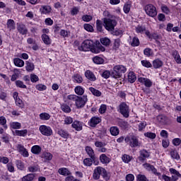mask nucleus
I'll list each match as a JSON object with an SVG mask.
<instances>
[{
	"label": "nucleus",
	"mask_w": 181,
	"mask_h": 181,
	"mask_svg": "<svg viewBox=\"0 0 181 181\" xmlns=\"http://www.w3.org/2000/svg\"><path fill=\"white\" fill-rule=\"evenodd\" d=\"M80 52H92V53H100V52H105V48L101 45L95 46L94 42L90 40H84L81 46L78 47Z\"/></svg>",
	"instance_id": "1"
},
{
	"label": "nucleus",
	"mask_w": 181,
	"mask_h": 181,
	"mask_svg": "<svg viewBox=\"0 0 181 181\" xmlns=\"http://www.w3.org/2000/svg\"><path fill=\"white\" fill-rule=\"evenodd\" d=\"M127 71V68L123 65H116L113 68V71L111 73V77L113 78H121L122 74Z\"/></svg>",
	"instance_id": "2"
},
{
	"label": "nucleus",
	"mask_w": 181,
	"mask_h": 181,
	"mask_svg": "<svg viewBox=\"0 0 181 181\" xmlns=\"http://www.w3.org/2000/svg\"><path fill=\"white\" fill-rule=\"evenodd\" d=\"M103 176L105 179V180H108L110 177H108V173L107 170L100 166L97 167L93 171V179L95 180H98L100 179V176Z\"/></svg>",
	"instance_id": "3"
},
{
	"label": "nucleus",
	"mask_w": 181,
	"mask_h": 181,
	"mask_svg": "<svg viewBox=\"0 0 181 181\" xmlns=\"http://www.w3.org/2000/svg\"><path fill=\"white\" fill-rule=\"evenodd\" d=\"M103 23L105 28L109 32H112V30H114L117 26V21L110 18H103Z\"/></svg>",
	"instance_id": "4"
},
{
	"label": "nucleus",
	"mask_w": 181,
	"mask_h": 181,
	"mask_svg": "<svg viewBox=\"0 0 181 181\" xmlns=\"http://www.w3.org/2000/svg\"><path fill=\"white\" fill-rule=\"evenodd\" d=\"M144 11L148 16H151V18H155L156 15H158V11H156V7L152 4H147L144 7Z\"/></svg>",
	"instance_id": "5"
},
{
	"label": "nucleus",
	"mask_w": 181,
	"mask_h": 181,
	"mask_svg": "<svg viewBox=\"0 0 181 181\" xmlns=\"http://www.w3.org/2000/svg\"><path fill=\"white\" fill-rule=\"evenodd\" d=\"M119 110L120 114H122L124 118H128V117H129V107L127 105V103H122L119 105Z\"/></svg>",
	"instance_id": "6"
},
{
	"label": "nucleus",
	"mask_w": 181,
	"mask_h": 181,
	"mask_svg": "<svg viewBox=\"0 0 181 181\" xmlns=\"http://www.w3.org/2000/svg\"><path fill=\"white\" fill-rule=\"evenodd\" d=\"M87 95L78 96L76 100H75V105L77 108H83L87 103Z\"/></svg>",
	"instance_id": "7"
},
{
	"label": "nucleus",
	"mask_w": 181,
	"mask_h": 181,
	"mask_svg": "<svg viewBox=\"0 0 181 181\" xmlns=\"http://www.w3.org/2000/svg\"><path fill=\"white\" fill-rule=\"evenodd\" d=\"M40 132L42 135H45V136H50L53 134V131L52 130V128L50 127H47L46 125H42L39 128Z\"/></svg>",
	"instance_id": "8"
},
{
	"label": "nucleus",
	"mask_w": 181,
	"mask_h": 181,
	"mask_svg": "<svg viewBox=\"0 0 181 181\" xmlns=\"http://www.w3.org/2000/svg\"><path fill=\"white\" fill-rule=\"evenodd\" d=\"M157 121H158L160 124H162V125H168L170 122L169 118L163 115H158L157 117Z\"/></svg>",
	"instance_id": "9"
},
{
	"label": "nucleus",
	"mask_w": 181,
	"mask_h": 181,
	"mask_svg": "<svg viewBox=\"0 0 181 181\" xmlns=\"http://www.w3.org/2000/svg\"><path fill=\"white\" fill-rule=\"evenodd\" d=\"M17 151L23 156L24 158H28L29 156V153L28 152V150L25 148L21 144L17 145Z\"/></svg>",
	"instance_id": "10"
},
{
	"label": "nucleus",
	"mask_w": 181,
	"mask_h": 181,
	"mask_svg": "<svg viewBox=\"0 0 181 181\" xmlns=\"http://www.w3.org/2000/svg\"><path fill=\"white\" fill-rule=\"evenodd\" d=\"M144 166L147 170H148L149 172H152L156 176H160V173L157 172V170L156 168H155V166L149 163H145L144 164Z\"/></svg>",
	"instance_id": "11"
},
{
	"label": "nucleus",
	"mask_w": 181,
	"mask_h": 181,
	"mask_svg": "<svg viewBox=\"0 0 181 181\" xmlns=\"http://www.w3.org/2000/svg\"><path fill=\"white\" fill-rule=\"evenodd\" d=\"M144 166L147 170H148L149 172H152L156 176H160V173L157 172V170L156 168H155V166L149 163H145L144 164Z\"/></svg>",
	"instance_id": "12"
},
{
	"label": "nucleus",
	"mask_w": 181,
	"mask_h": 181,
	"mask_svg": "<svg viewBox=\"0 0 181 181\" xmlns=\"http://www.w3.org/2000/svg\"><path fill=\"white\" fill-rule=\"evenodd\" d=\"M149 156V153L146 150H141L140 151V156H139V160L140 162H145V159Z\"/></svg>",
	"instance_id": "13"
},
{
	"label": "nucleus",
	"mask_w": 181,
	"mask_h": 181,
	"mask_svg": "<svg viewBox=\"0 0 181 181\" xmlns=\"http://www.w3.org/2000/svg\"><path fill=\"white\" fill-rule=\"evenodd\" d=\"M138 80L139 83H142V84H144L146 87H152V81L150 79L141 77L139 78Z\"/></svg>",
	"instance_id": "14"
},
{
	"label": "nucleus",
	"mask_w": 181,
	"mask_h": 181,
	"mask_svg": "<svg viewBox=\"0 0 181 181\" xmlns=\"http://www.w3.org/2000/svg\"><path fill=\"white\" fill-rule=\"evenodd\" d=\"M101 122V119L100 117H93L90 119V122H89L90 127H92L93 128L95 127L98 124Z\"/></svg>",
	"instance_id": "15"
},
{
	"label": "nucleus",
	"mask_w": 181,
	"mask_h": 181,
	"mask_svg": "<svg viewBox=\"0 0 181 181\" xmlns=\"http://www.w3.org/2000/svg\"><path fill=\"white\" fill-rule=\"evenodd\" d=\"M41 13L47 15V13H50L52 12V7L50 6H42L40 8Z\"/></svg>",
	"instance_id": "16"
},
{
	"label": "nucleus",
	"mask_w": 181,
	"mask_h": 181,
	"mask_svg": "<svg viewBox=\"0 0 181 181\" xmlns=\"http://www.w3.org/2000/svg\"><path fill=\"white\" fill-rule=\"evenodd\" d=\"M17 29L19 33H21V35H26V33H28V29L24 24H19L17 27Z\"/></svg>",
	"instance_id": "17"
},
{
	"label": "nucleus",
	"mask_w": 181,
	"mask_h": 181,
	"mask_svg": "<svg viewBox=\"0 0 181 181\" xmlns=\"http://www.w3.org/2000/svg\"><path fill=\"white\" fill-rule=\"evenodd\" d=\"M130 146L132 148H135L136 146H139V141H138V139L135 136H131Z\"/></svg>",
	"instance_id": "18"
},
{
	"label": "nucleus",
	"mask_w": 181,
	"mask_h": 181,
	"mask_svg": "<svg viewBox=\"0 0 181 181\" xmlns=\"http://www.w3.org/2000/svg\"><path fill=\"white\" fill-rule=\"evenodd\" d=\"M86 152L88 155V156L90 157V159L91 158L94 159V157L95 156V153H94V150H93V148L87 146L86 147Z\"/></svg>",
	"instance_id": "19"
},
{
	"label": "nucleus",
	"mask_w": 181,
	"mask_h": 181,
	"mask_svg": "<svg viewBox=\"0 0 181 181\" xmlns=\"http://www.w3.org/2000/svg\"><path fill=\"white\" fill-rule=\"evenodd\" d=\"M85 76L86 78H88V80H90V81H95L96 80L95 76L90 71H88V70L86 71L85 72Z\"/></svg>",
	"instance_id": "20"
},
{
	"label": "nucleus",
	"mask_w": 181,
	"mask_h": 181,
	"mask_svg": "<svg viewBox=\"0 0 181 181\" xmlns=\"http://www.w3.org/2000/svg\"><path fill=\"white\" fill-rule=\"evenodd\" d=\"M36 177V174L30 173L27 175H25L21 178L22 181H33Z\"/></svg>",
	"instance_id": "21"
},
{
	"label": "nucleus",
	"mask_w": 181,
	"mask_h": 181,
	"mask_svg": "<svg viewBox=\"0 0 181 181\" xmlns=\"http://www.w3.org/2000/svg\"><path fill=\"white\" fill-rule=\"evenodd\" d=\"M31 152L32 153H34V155H39V153L42 152V147L37 145L33 146L31 148Z\"/></svg>",
	"instance_id": "22"
},
{
	"label": "nucleus",
	"mask_w": 181,
	"mask_h": 181,
	"mask_svg": "<svg viewBox=\"0 0 181 181\" xmlns=\"http://www.w3.org/2000/svg\"><path fill=\"white\" fill-rule=\"evenodd\" d=\"M162 66H163V62L160 61L159 59L153 62V67H154V69H160Z\"/></svg>",
	"instance_id": "23"
},
{
	"label": "nucleus",
	"mask_w": 181,
	"mask_h": 181,
	"mask_svg": "<svg viewBox=\"0 0 181 181\" xmlns=\"http://www.w3.org/2000/svg\"><path fill=\"white\" fill-rule=\"evenodd\" d=\"M128 81L129 83H135V81H136V76L135 75V73H134L133 71L129 73Z\"/></svg>",
	"instance_id": "24"
},
{
	"label": "nucleus",
	"mask_w": 181,
	"mask_h": 181,
	"mask_svg": "<svg viewBox=\"0 0 181 181\" xmlns=\"http://www.w3.org/2000/svg\"><path fill=\"white\" fill-rule=\"evenodd\" d=\"M14 64L17 67H23L25 66V62L19 58H16L14 59Z\"/></svg>",
	"instance_id": "25"
},
{
	"label": "nucleus",
	"mask_w": 181,
	"mask_h": 181,
	"mask_svg": "<svg viewBox=\"0 0 181 181\" xmlns=\"http://www.w3.org/2000/svg\"><path fill=\"white\" fill-rule=\"evenodd\" d=\"M110 132L113 136H117V135L119 134V129L117 127H112L110 129Z\"/></svg>",
	"instance_id": "26"
},
{
	"label": "nucleus",
	"mask_w": 181,
	"mask_h": 181,
	"mask_svg": "<svg viewBox=\"0 0 181 181\" xmlns=\"http://www.w3.org/2000/svg\"><path fill=\"white\" fill-rule=\"evenodd\" d=\"M72 128H74L76 131H81L83 129V127L80 124L78 121H74L72 124Z\"/></svg>",
	"instance_id": "27"
},
{
	"label": "nucleus",
	"mask_w": 181,
	"mask_h": 181,
	"mask_svg": "<svg viewBox=\"0 0 181 181\" xmlns=\"http://www.w3.org/2000/svg\"><path fill=\"white\" fill-rule=\"evenodd\" d=\"M57 134H59L62 138H64L65 139H67L69 136V132L63 129L58 130Z\"/></svg>",
	"instance_id": "28"
},
{
	"label": "nucleus",
	"mask_w": 181,
	"mask_h": 181,
	"mask_svg": "<svg viewBox=\"0 0 181 181\" xmlns=\"http://www.w3.org/2000/svg\"><path fill=\"white\" fill-rule=\"evenodd\" d=\"M26 66V71H33V70H35V64H33V63L32 62H29V61H27L25 62Z\"/></svg>",
	"instance_id": "29"
},
{
	"label": "nucleus",
	"mask_w": 181,
	"mask_h": 181,
	"mask_svg": "<svg viewBox=\"0 0 181 181\" xmlns=\"http://www.w3.org/2000/svg\"><path fill=\"white\" fill-rule=\"evenodd\" d=\"M7 28L9 30H15V21L12 19H8L7 21Z\"/></svg>",
	"instance_id": "30"
},
{
	"label": "nucleus",
	"mask_w": 181,
	"mask_h": 181,
	"mask_svg": "<svg viewBox=\"0 0 181 181\" xmlns=\"http://www.w3.org/2000/svg\"><path fill=\"white\" fill-rule=\"evenodd\" d=\"M61 110H62L64 112H71V108H70V106H69V105L66 103H63L62 105H61Z\"/></svg>",
	"instance_id": "31"
},
{
	"label": "nucleus",
	"mask_w": 181,
	"mask_h": 181,
	"mask_svg": "<svg viewBox=\"0 0 181 181\" xmlns=\"http://www.w3.org/2000/svg\"><path fill=\"white\" fill-rule=\"evenodd\" d=\"M100 160L102 163H110V158L107 157L105 154H102L100 156Z\"/></svg>",
	"instance_id": "32"
},
{
	"label": "nucleus",
	"mask_w": 181,
	"mask_h": 181,
	"mask_svg": "<svg viewBox=\"0 0 181 181\" xmlns=\"http://www.w3.org/2000/svg\"><path fill=\"white\" fill-rule=\"evenodd\" d=\"M173 56L176 62V63H177L178 64H181V58H180V55L179 54V53L177 52V51H175L173 53Z\"/></svg>",
	"instance_id": "33"
},
{
	"label": "nucleus",
	"mask_w": 181,
	"mask_h": 181,
	"mask_svg": "<svg viewBox=\"0 0 181 181\" xmlns=\"http://www.w3.org/2000/svg\"><path fill=\"white\" fill-rule=\"evenodd\" d=\"M40 118L42 121H48V119H50V115L49 113L42 112L40 114Z\"/></svg>",
	"instance_id": "34"
},
{
	"label": "nucleus",
	"mask_w": 181,
	"mask_h": 181,
	"mask_svg": "<svg viewBox=\"0 0 181 181\" xmlns=\"http://www.w3.org/2000/svg\"><path fill=\"white\" fill-rule=\"evenodd\" d=\"M16 134L17 136H26L28 135V130H16Z\"/></svg>",
	"instance_id": "35"
},
{
	"label": "nucleus",
	"mask_w": 181,
	"mask_h": 181,
	"mask_svg": "<svg viewBox=\"0 0 181 181\" xmlns=\"http://www.w3.org/2000/svg\"><path fill=\"white\" fill-rule=\"evenodd\" d=\"M100 43H102L103 46H110L111 40L108 37H103L100 39Z\"/></svg>",
	"instance_id": "36"
},
{
	"label": "nucleus",
	"mask_w": 181,
	"mask_h": 181,
	"mask_svg": "<svg viewBox=\"0 0 181 181\" xmlns=\"http://www.w3.org/2000/svg\"><path fill=\"white\" fill-rule=\"evenodd\" d=\"M89 90L93 95H95V97H101V92L100 90L93 87L90 88Z\"/></svg>",
	"instance_id": "37"
},
{
	"label": "nucleus",
	"mask_w": 181,
	"mask_h": 181,
	"mask_svg": "<svg viewBox=\"0 0 181 181\" xmlns=\"http://www.w3.org/2000/svg\"><path fill=\"white\" fill-rule=\"evenodd\" d=\"M58 172L60 175H62L63 176H67L70 175V171H69L67 168H60L58 170Z\"/></svg>",
	"instance_id": "38"
},
{
	"label": "nucleus",
	"mask_w": 181,
	"mask_h": 181,
	"mask_svg": "<svg viewBox=\"0 0 181 181\" xmlns=\"http://www.w3.org/2000/svg\"><path fill=\"white\" fill-rule=\"evenodd\" d=\"M42 40L45 45H50V37L46 34L42 35Z\"/></svg>",
	"instance_id": "39"
},
{
	"label": "nucleus",
	"mask_w": 181,
	"mask_h": 181,
	"mask_svg": "<svg viewBox=\"0 0 181 181\" xmlns=\"http://www.w3.org/2000/svg\"><path fill=\"white\" fill-rule=\"evenodd\" d=\"M75 93L78 95H83L84 94V89L78 86L75 88Z\"/></svg>",
	"instance_id": "40"
},
{
	"label": "nucleus",
	"mask_w": 181,
	"mask_h": 181,
	"mask_svg": "<svg viewBox=\"0 0 181 181\" xmlns=\"http://www.w3.org/2000/svg\"><path fill=\"white\" fill-rule=\"evenodd\" d=\"M93 61L95 64H103L104 63V59L100 57H93Z\"/></svg>",
	"instance_id": "41"
},
{
	"label": "nucleus",
	"mask_w": 181,
	"mask_h": 181,
	"mask_svg": "<svg viewBox=\"0 0 181 181\" xmlns=\"http://www.w3.org/2000/svg\"><path fill=\"white\" fill-rule=\"evenodd\" d=\"M170 156L173 159H176L177 160H179L180 159V156H179V153L176 150H173L170 152Z\"/></svg>",
	"instance_id": "42"
},
{
	"label": "nucleus",
	"mask_w": 181,
	"mask_h": 181,
	"mask_svg": "<svg viewBox=\"0 0 181 181\" xmlns=\"http://www.w3.org/2000/svg\"><path fill=\"white\" fill-rule=\"evenodd\" d=\"M96 28L98 32H103V21L100 20H97L96 21Z\"/></svg>",
	"instance_id": "43"
},
{
	"label": "nucleus",
	"mask_w": 181,
	"mask_h": 181,
	"mask_svg": "<svg viewBox=\"0 0 181 181\" xmlns=\"http://www.w3.org/2000/svg\"><path fill=\"white\" fill-rule=\"evenodd\" d=\"M42 158L45 159V160H52L53 158V155L50 153H44L42 154Z\"/></svg>",
	"instance_id": "44"
},
{
	"label": "nucleus",
	"mask_w": 181,
	"mask_h": 181,
	"mask_svg": "<svg viewBox=\"0 0 181 181\" xmlns=\"http://www.w3.org/2000/svg\"><path fill=\"white\" fill-rule=\"evenodd\" d=\"M16 165L18 169H20V170H23L25 165H23V163L21 160H17L16 161Z\"/></svg>",
	"instance_id": "45"
},
{
	"label": "nucleus",
	"mask_w": 181,
	"mask_h": 181,
	"mask_svg": "<svg viewBox=\"0 0 181 181\" xmlns=\"http://www.w3.org/2000/svg\"><path fill=\"white\" fill-rule=\"evenodd\" d=\"M16 86L19 88H27L26 85L23 84V82L21 80L16 81Z\"/></svg>",
	"instance_id": "46"
},
{
	"label": "nucleus",
	"mask_w": 181,
	"mask_h": 181,
	"mask_svg": "<svg viewBox=\"0 0 181 181\" xmlns=\"http://www.w3.org/2000/svg\"><path fill=\"white\" fill-rule=\"evenodd\" d=\"M11 127L13 128V129H21V123L14 122L11 124Z\"/></svg>",
	"instance_id": "47"
},
{
	"label": "nucleus",
	"mask_w": 181,
	"mask_h": 181,
	"mask_svg": "<svg viewBox=\"0 0 181 181\" xmlns=\"http://www.w3.org/2000/svg\"><path fill=\"white\" fill-rule=\"evenodd\" d=\"M83 164L85 165V166H91V165H93V159L92 158H85L83 160Z\"/></svg>",
	"instance_id": "48"
},
{
	"label": "nucleus",
	"mask_w": 181,
	"mask_h": 181,
	"mask_svg": "<svg viewBox=\"0 0 181 181\" xmlns=\"http://www.w3.org/2000/svg\"><path fill=\"white\" fill-rule=\"evenodd\" d=\"M15 103L18 107H20V108H24L25 104L23 103V101H22L21 98L16 99V100H15Z\"/></svg>",
	"instance_id": "49"
},
{
	"label": "nucleus",
	"mask_w": 181,
	"mask_h": 181,
	"mask_svg": "<svg viewBox=\"0 0 181 181\" xmlns=\"http://www.w3.org/2000/svg\"><path fill=\"white\" fill-rule=\"evenodd\" d=\"M120 45H121V40H119V39L115 40V42L113 45V49H115V50H117V49L119 48Z\"/></svg>",
	"instance_id": "50"
},
{
	"label": "nucleus",
	"mask_w": 181,
	"mask_h": 181,
	"mask_svg": "<svg viewBox=\"0 0 181 181\" xmlns=\"http://www.w3.org/2000/svg\"><path fill=\"white\" fill-rule=\"evenodd\" d=\"M131 45H132V46H133V47L139 46V39H138V37H134L132 39V42Z\"/></svg>",
	"instance_id": "51"
},
{
	"label": "nucleus",
	"mask_w": 181,
	"mask_h": 181,
	"mask_svg": "<svg viewBox=\"0 0 181 181\" xmlns=\"http://www.w3.org/2000/svg\"><path fill=\"white\" fill-rule=\"evenodd\" d=\"M145 30H146V28H145V26L142 25H139L136 28V32H137V33H144Z\"/></svg>",
	"instance_id": "52"
},
{
	"label": "nucleus",
	"mask_w": 181,
	"mask_h": 181,
	"mask_svg": "<svg viewBox=\"0 0 181 181\" xmlns=\"http://www.w3.org/2000/svg\"><path fill=\"white\" fill-rule=\"evenodd\" d=\"M30 81H32V83H36V82L39 81V77L35 74H30Z\"/></svg>",
	"instance_id": "53"
},
{
	"label": "nucleus",
	"mask_w": 181,
	"mask_h": 181,
	"mask_svg": "<svg viewBox=\"0 0 181 181\" xmlns=\"http://www.w3.org/2000/svg\"><path fill=\"white\" fill-rule=\"evenodd\" d=\"M144 136H146L147 138H150L151 139H155V138H156V134L152 132L145 133Z\"/></svg>",
	"instance_id": "54"
},
{
	"label": "nucleus",
	"mask_w": 181,
	"mask_h": 181,
	"mask_svg": "<svg viewBox=\"0 0 181 181\" xmlns=\"http://www.w3.org/2000/svg\"><path fill=\"white\" fill-rule=\"evenodd\" d=\"M137 181H149L144 175L139 174L136 177Z\"/></svg>",
	"instance_id": "55"
},
{
	"label": "nucleus",
	"mask_w": 181,
	"mask_h": 181,
	"mask_svg": "<svg viewBox=\"0 0 181 181\" xmlns=\"http://www.w3.org/2000/svg\"><path fill=\"white\" fill-rule=\"evenodd\" d=\"M118 125L119 127H121V128H127L128 127V122L123 120H119L118 122Z\"/></svg>",
	"instance_id": "56"
},
{
	"label": "nucleus",
	"mask_w": 181,
	"mask_h": 181,
	"mask_svg": "<svg viewBox=\"0 0 181 181\" xmlns=\"http://www.w3.org/2000/svg\"><path fill=\"white\" fill-rule=\"evenodd\" d=\"M123 9L124 13H129V11H131V4H125Z\"/></svg>",
	"instance_id": "57"
},
{
	"label": "nucleus",
	"mask_w": 181,
	"mask_h": 181,
	"mask_svg": "<svg viewBox=\"0 0 181 181\" xmlns=\"http://www.w3.org/2000/svg\"><path fill=\"white\" fill-rule=\"evenodd\" d=\"M122 159L124 163H129V162H131V157L127 154H124Z\"/></svg>",
	"instance_id": "58"
},
{
	"label": "nucleus",
	"mask_w": 181,
	"mask_h": 181,
	"mask_svg": "<svg viewBox=\"0 0 181 181\" xmlns=\"http://www.w3.org/2000/svg\"><path fill=\"white\" fill-rule=\"evenodd\" d=\"M74 78L76 83H83V78L81 76H80V74L74 75Z\"/></svg>",
	"instance_id": "59"
},
{
	"label": "nucleus",
	"mask_w": 181,
	"mask_h": 181,
	"mask_svg": "<svg viewBox=\"0 0 181 181\" xmlns=\"http://www.w3.org/2000/svg\"><path fill=\"white\" fill-rule=\"evenodd\" d=\"M141 64L144 67H147V68L152 67V64H151V62H149V61H147V60L141 61Z\"/></svg>",
	"instance_id": "60"
},
{
	"label": "nucleus",
	"mask_w": 181,
	"mask_h": 181,
	"mask_svg": "<svg viewBox=\"0 0 181 181\" xmlns=\"http://www.w3.org/2000/svg\"><path fill=\"white\" fill-rule=\"evenodd\" d=\"M146 127V122H141L139 124V131H142Z\"/></svg>",
	"instance_id": "61"
},
{
	"label": "nucleus",
	"mask_w": 181,
	"mask_h": 181,
	"mask_svg": "<svg viewBox=\"0 0 181 181\" xmlns=\"http://www.w3.org/2000/svg\"><path fill=\"white\" fill-rule=\"evenodd\" d=\"M107 111V105H101L99 108V112L100 114H105V112Z\"/></svg>",
	"instance_id": "62"
},
{
	"label": "nucleus",
	"mask_w": 181,
	"mask_h": 181,
	"mask_svg": "<svg viewBox=\"0 0 181 181\" xmlns=\"http://www.w3.org/2000/svg\"><path fill=\"white\" fill-rule=\"evenodd\" d=\"M84 29H85V30H87V32H93V30H94L93 25H91L90 24H85Z\"/></svg>",
	"instance_id": "63"
},
{
	"label": "nucleus",
	"mask_w": 181,
	"mask_h": 181,
	"mask_svg": "<svg viewBox=\"0 0 181 181\" xmlns=\"http://www.w3.org/2000/svg\"><path fill=\"white\" fill-rule=\"evenodd\" d=\"M170 173L173 175H175L177 177H181V174L179 173V171L176 170L175 168H170Z\"/></svg>",
	"instance_id": "64"
}]
</instances>
